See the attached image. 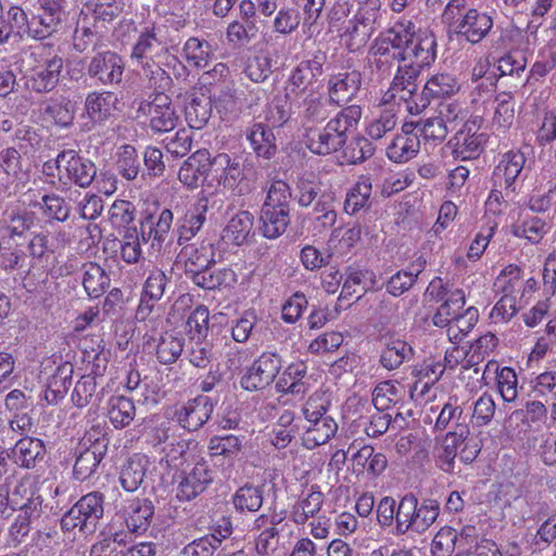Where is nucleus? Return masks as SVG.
<instances>
[{
  "mask_svg": "<svg viewBox=\"0 0 556 556\" xmlns=\"http://www.w3.org/2000/svg\"><path fill=\"white\" fill-rule=\"evenodd\" d=\"M435 56L437 41L433 34L427 29H417L412 21L401 20L381 33L368 51L370 67L384 74L395 61L404 64L399 66L380 104L409 101L417 91L416 80L420 70L434 62Z\"/></svg>",
  "mask_w": 556,
  "mask_h": 556,
  "instance_id": "1",
  "label": "nucleus"
},
{
  "mask_svg": "<svg viewBox=\"0 0 556 556\" xmlns=\"http://www.w3.org/2000/svg\"><path fill=\"white\" fill-rule=\"evenodd\" d=\"M470 430L466 425H457L448 431L434 446V458L438 467L444 472L454 470L455 458L464 464H471L479 455L481 445L478 440L469 437Z\"/></svg>",
  "mask_w": 556,
  "mask_h": 556,
  "instance_id": "2",
  "label": "nucleus"
},
{
  "mask_svg": "<svg viewBox=\"0 0 556 556\" xmlns=\"http://www.w3.org/2000/svg\"><path fill=\"white\" fill-rule=\"evenodd\" d=\"M245 175L240 159L236 155L219 152L210 154V174L205 177V188L212 194L242 193Z\"/></svg>",
  "mask_w": 556,
  "mask_h": 556,
  "instance_id": "3",
  "label": "nucleus"
},
{
  "mask_svg": "<svg viewBox=\"0 0 556 556\" xmlns=\"http://www.w3.org/2000/svg\"><path fill=\"white\" fill-rule=\"evenodd\" d=\"M42 173L66 186L75 184L79 187H88L96 177L94 164L80 156L74 150H65L58 154L54 160L42 165ZM54 182V180H51Z\"/></svg>",
  "mask_w": 556,
  "mask_h": 556,
  "instance_id": "4",
  "label": "nucleus"
},
{
  "mask_svg": "<svg viewBox=\"0 0 556 556\" xmlns=\"http://www.w3.org/2000/svg\"><path fill=\"white\" fill-rule=\"evenodd\" d=\"M466 0H450L443 12V20L454 27V30L471 43L482 41L493 28V16L478 9H468L462 17L458 14L465 9Z\"/></svg>",
  "mask_w": 556,
  "mask_h": 556,
  "instance_id": "5",
  "label": "nucleus"
},
{
  "mask_svg": "<svg viewBox=\"0 0 556 556\" xmlns=\"http://www.w3.org/2000/svg\"><path fill=\"white\" fill-rule=\"evenodd\" d=\"M67 0H37V13L30 18V37L45 39L56 33L67 18Z\"/></svg>",
  "mask_w": 556,
  "mask_h": 556,
  "instance_id": "6",
  "label": "nucleus"
},
{
  "mask_svg": "<svg viewBox=\"0 0 556 556\" xmlns=\"http://www.w3.org/2000/svg\"><path fill=\"white\" fill-rule=\"evenodd\" d=\"M527 153L521 149H511L501 155L494 168V185L505 189L506 194L514 193L518 182L527 177Z\"/></svg>",
  "mask_w": 556,
  "mask_h": 556,
  "instance_id": "7",
  "label": "nucleus"
},
{
  "mask_svg": "<svg viewBox=\"0 0 556 556\" xmlns=\"http://www.w3.org/2000/svg\"><path fill=\"white\" fill-rule=\"evenodd\" d=\"M138 113L148 119L149 126L155 132H169L179 122V114L172 99L163 92L154 94L150 101L142 102Z\"/></svg>",
  "mask_w": 556,
  "mask_h": 556,
  "instance_id": "8",
  "label": "nucleus"
},
{
  "mask_svg": "<svg viewBox=\"0 0 556 556\" xmlns=\"http://www.w3.org/2000/svg\"><path fill=\"white\" fill-rule=\"evenodd\" d=\"M481 125L480 116H471L455 134L450 141L455 157L473 160L481 154L488 139L486 135L480 130Z\"/></svg>",
  "mask_w": 556,
  "mask_h": 556,
  "instance_id": "9",
  "label": "nucleus"
},
{
  "mask_svg": "<svg viewBox=\"0 0 556 556\" xmlns=\"http://www.w3.org/2000/svg\"><path fill=\"white\" fill-rule=\"evenodd\" d=\"M459 89V85L456 78L448 73H440L431 76L420 96L414 92L413 98L409 101H401L400 103H393L394 105H404L406 111L413 115L419 114L425 109L431 99H438L443 97H450Z\"/></svg>",
  "mask_w": 556,
  "mask_h": 556,
  "instance_id": "10",
  "label": "nucleus"
},
{
  "mask_svg": "<svg viewBox=\"0 0 556 556\" xmlns=\"http://www.w3.org/2000/svg\"><path fill=\"white\" fill-rule=\"evenodd\" d=\"M36 64L30 68L26 85L36 92H49L59 83L63 68V60L58 55L43 56L42 53H31Z\"/></svg>",
  "mask_w": 556,
  "mask_h": 556,
  "instance_id": "11",
  "label": "nucleus"
},
{
  "mask_svg": "<svg viewBox=\"0 0 556 556\" xmlns=\"http://www.w3.org/2000/svg\"><path fill=\"white\" fill-rule=\"evenodd\" d=\"M376 30V12L359 10L340 29L341 42L350 50L363 48Z\"/></svg>",
  "mask_w": 556,
  "mask_h": 556,
  "instance_id": "12",
  "label": "nucleus"
},
{
  "mask_svg": "<svg viewBox=\"0 0 556 556\" xmlns=\"http://www.w3.org/2000/svg\"><path fill=\"white\" fill-rule=\"evenodd\" d=\"M214 472L203 457L194 462L191 468L184 469L177 485V498L188 502L201 493L213 482Z\"/></svg>",
  "mask_w": 556,
  "mask_h": 556,
  "instance_id": "13",
  "label": "nucleus"
},
{
  "mask_svg": "<svg viewBox=\"0 0 556 556\" xmlns=\"http://www.w3.org/2000/svg\"><path fill=\"white\" fill-rule=\"evenodd\" d=\"M84 110L92 126L102 125L119 111V100L112 91H92L86 97Z\"/></svg>",
  "mask_w": 556,
  "mask_h": 556,
  "instance_id": "14",
  "label": "nucleus"
},
{
  "mask_svg": "<svg viewBox=\"0 0 556 556\" xmlns=\"http://www.w3.org/2000/svg\"><path fill=\"white\" fill-rule=\"evenodd\" d=\"M124 70L123 59L115 52L105 51L91 59L88 74L103 85H114L122 81Z\"/></svg>",
  "mask_w": 556,
  "mask_h": 556,
  "instance_id": "15",
  "label": "nucleus"
},
{
  "mask_svg": "<svg viewBox=\"0 0 556 556\" xmlns=\"http://www.w3.org/2000/svg\"><path fill=\"white\" fill-rule=\"evenodd\" d=\"M213 408L214 403L207 395H198L176 413L177 420L184 429L195 431L208 420Z\"/></svg>",
  "mask_w": 556,
  "mask_h": 556,
  "instance_id": "16",
  "label": "nucleus"
},
{
  "mask_svg": "<svg viewBox=\"0 0 556 556\" xmlns=\"http://www.w3.org/2000/svg\"><path fill=\"white\" fill-rule=\"evenodd\" d=\"M388 466L387 456L375 450L371 445H364L351 457L353 473L368 479H376Z\"/></svg>",
  "mask_w": 556,
  "mask_h": 556,
  "instance_id": "17",
  "label": "nucleus"
},
{
  "mask_svg": "<svg viewBox=\"0 0 556 556\" xmlns=\"http://www.w3.org/2000/svg\"><path fill=\"white\" fill-rule=\"evenodd\" d=\"M361 85L362 75L356 70L336 73L328 80L329 99L336 104L348 103L356 96Z\"/></svg>",
  "mask_w": 556,
  "mask_h": 556,
  "instance_id": "18",
  "label": "nucleus"
},
{
  "mask_svg": "<svg viewBox=\"0 0 556 556\" xmlns=\"http://www.w3.org/2000/svg\"><path fill=\"white\" fill-rule=\"evenodd\" d=\"M208 174L210 153L207 150H198L181 164L178 179L184 186L194 189L200 184L205 187V177H208Z\"/></svg>",
  "mask_w": 556,
  "mask_h": 556,
  "instance_id": "19",
  "label": "nucleus"
},
{
  "mask_svg": "<svg viewBox=\"0 0 556 556\" xmlns=\"http://www.w3.org/2000/svg\"><path fill=\"white\" fill-rule=\"evenodd\" d=\"M42 511L41 501L27 497V503H21L20 514L9 528V543L16 546L25 541L30 532L31 523L37 520Z\"/></svg>",
  "mask_w": 556,
  "mask_h": 556,
  "instance_id": "20",
  "label": "nucleus"
},
{
  "mask_svg": "<svg viewBox=\"0 0 556 556\" xmlns=\"http://www.w3.org/2000/svg\"><path fill=\"white\" fill-rule=\"evenodd\" d=\"M414 130V123L403 125L402 132L396 135L387 147V156L390 161L405 163L416 156L420 148V140Z\"/></svg>",
  "mask_w": 556,
  "mask_h": 556,
  "instance_id": "21",
  "label": "nucleus"
},
{
  "mask_svg": "<svg viewBox=\"0 0 556 556\" xmlns=\"http://www.w3.org/2000/svg\"><path fill=\"white\" fill-rule=\"evenodd\" d=\"M153 515L154 505L148 498L129 500L124 507L125 525L132 533H144L151 525Z\"/></svg>",
  "mask_w": 556,
  "mask_h": 556,
  "instance_id": "22",
  "label": "nucleus"
},
{
  "mask_svg": "<svg viewBox=\"0 0 556 556\" xmlns=\"http://www.w3.org/2000/svg\"><path fill=\"white\" fill-rule=\"evenodd\" d=\"M152 466L150 458L142 453H135L121 468L119 482L126 492H135L142 484Z\"/></svg>",
  "mask_w": 556,
  "mask_h": 556,
  "instance_id": "23",
  "label": "nucleus"
},
{
  "mask_svg": "<svg viewBox=\"0 0 556 556\" xmlns=\"http://www.w3.org/2000/svg\"><path fill=\"white\" fill-rule=\"evenodd\" d=\"M321 63L317 59L302 61L289 77L288 89L290 93L299 96L312 92L317 77L321 74Z\"/></svg>",
  "mask_w": 556,
  "mask_h": 556,
  "instance_id": "24",
  "label": "nucleus"
},
{
  "mask_svg": "<svg viewBox=\"0 0 556 556\" xmlns=\"http://www.w3.org/2000/svg\"><path fill=\"white\" fill-rule=\"evenodd\" d=\"M46 454V446L42 440L33 437L20 439L11 448L9 457L22 468H35L38 460Z\"/></svg>",
  "mask_w": 556,
  "mask_h": 556,
  "instance_id": "25",
  "label": "nucleus"
},
{
  "mask_svg": "<svg viewBox=\"0 0 556 556\" xmlns=\"http://www.w3.org/2000/svg\"><path fill=\"white\" fill-rule=\"evenodd\" d=\"M254 216L248 211L232 215L223 229L222 238L226 243L242 245L253 236Z\"/></svg>",
  "mask_w": 556,
  "mask_h": 556,
  "instance_id": "26",
  "label": "nucleus"
},
{
  "mask_svg": "<svg viewBox=\"0 0 556 556\" xmlns=\"http://www.w3.org/2000/svg\"><path fill=\"white\" fill-rule=\"evenodd\" d=\"M324 500L325 496L320 486L317 484L311 485L292 506L290 513L292 521L296 525H304L321 509Z\"/></svg>",
  "mask_w": 556,
  "mask_h": 556,
  "instance_id": "27",
  "label": "nucleus"
},
{
  "mask_svg": "<svg viewBox=\"0 0 556 556\" xmlns=\"http://www.w3.org/2000/svg\"><path fill=\"white\" fill-rule=\"evenodd\" d=\"M281 368V362L277 354L263 353L253 364L247 368L242 380L251 382H273Z\"/></svg>",
  "mask_w": 556,
  "mask_h": 556,
  "instance_id": "28",
  "label": "nucleus"
},
{
  "mask_svg": "<svg viewBox=\"0 0 556 556\" xmlns=\"http://www.w3.org/2000/svg\"><path fill=\"white\" fill-rule=\"evenodd\" d=\"M405 387H408L407 392L410 399H414L418 384H376L372 403L377 410L383 412L391 405L396 406L402 403L406 393Z\"/></svg>",
  "mask_w": 556,
  "mask_h": 556,
  "instance_id": "29",
  "label": "nucleus"
},
{
  "mask_svg": "<svg viewBox=\"0 0 556 556\" xmlns=\"http://www.w3.org/2000/svg\"><path fill=\"white\" fill-rule=\"evenodd\" d=\"M414 354L413 348L404 340L395 337L384 339L383 349L380 355L381 365L392 370L409 361Z\"/></svg>",
  "mask_w": 556,
  "mask_h": 556,
  "instance_id": "30",
  "label": "nucleus"
},
{
  "mask_svg": "<svg viewBox=\"0 0 556 556\" xmlns=\"http://www.w3.org/2000/svg\"><path fill=\"white\" fill-rule=\"evenodd\" d=\"M247 138L255 154L270 159L276 151V138L273 130L263 123L253 124L247 132Z\"/></svg>",
  "mask_w": 556,
  "mask_h": 556,
  "instance_id": "31",
  "label": "nucleus"
},
{
  "mask_svg": "<svg viewBox=\"0 0 556 556\" xmlns=\"http://www.w3.org/2000/svg\"><path fill=\"white\" fill-rule=\"evenodd\" d=\"M309 426L304 433L303 443L312 450L327 443L338 430V425L330 416L308 420Z\"/></svg>",
  "mask_w": 556,
  "mask_h": 556,
  "instance_id": "32",
  "label": "nucleus"
},
{
  "mask_svg": "<svg viewBox=\"0 0 556 556\" xmlns=\"http://www.w3.org/2000/svg\"><path fill=\"white\" fill-rule=\"evenodd\" d=\"M180 256L185 260L190 273L197 275L214 263V248L210 242H201L199 245L190 244L182 249Z\"/></svg>",
  "mask_w": 556,
  "mask_h": 556,
  "instance_id": "33",
  "label": "nucleus"
},
{
  "mask_svg": "<svg viewBox=\"0 0 556 556\" xmlns=\"http://www.w3.org/2000/svg\"><path fill=\"white\" fill-rule=\"evenodd\" d=\"M186 121L194 129H202L208 122L212 114V102L204 93L192 92L185 108Z\"/></svg>",
  "mask_w": 556,
  "mask_h": 556,
  "instance_id": "34",
  "label": "nucleus"
},
{
  "mask_svg": "<svg viewBox=\"0 0 556 556\" xmlns=\"http://www.w3.org/2000/svg\"><path fill=\"white\" fill-rule=\"evenodd\" d=\"M261 231L267 239H277L287 229L289 225V211L285 208L262 207L261 210Z\"/></svg>",
  "mask_w": 556,
  "mask_h": 556,
  "instance_id": "35",
  "label": "nucleus"
},
{
  "mask_svg": "<svg viewBox=\"0 0 556 556\" xmlns=\"http://www.w3.org/2000/svg\"><path fill=\"white\" fill-rule=\"evenodd\" d=\"M306 146L315 154L326 155L343 146V139L328 129H311L306 134Z\"/></svg>",
  "mask_w": 556,
  "mask_h": 556,
  "instance_id": "36",
  "label": "nucleus"
},
{
  "mask_svg": "<svg viewBox=\"0 0 556 556\" xmlns=\"http://www.w3.org/2000/svg\"><path fill=\"white\" fill-rule=\"evenodd\" d=\"M372 184L367 176H361L350 188L344 201V211L354 215L368 205L371 195Z\"/></svg>",
  "mask_w": 556,
  "mask_h": 556,
  "instance_id": "37",
  "label": "nucleus"
},
{
  "mask_svg": "<svg viewBox=\"0 0 556 556\" xmlns=\"http://www.w3.org/2000/svg\"><path fill=\"white\" fill-rule=\"evenodd\" d=\"M548 229L549 227L544 219L525 214L513 226V235L525 238L531 243H538L547 233Z\"/></svg>",
  "mask_w": 556,
  "mask_h": 556,
  "instance_id": "38",
  "label": "nucleus"
},
{
  "mask_svg": "<svg viewBox=\"0 0 556 556\" xmlns=\"http://www.w3.org/2000/svg\"><path fill=\"white\" fill-rule=\"evenodd\" d=\"M83 286L90 298H99L110 286V277L105 270L96 263L85 264L83 267Z\"/></svg>",
  "mask_w": 556,
  "mask_h": 556,
  "instance_id": "39",
  "label": "nucleus"
},
{
  "mask_svg": "<svg viewBox=\"0 0 556 556\" xmlns=\"http://www.w3.org/2000/svg\"><path fill=\"white\" fill-rule=\"evenodd\" d=\"M521 268L517 265L509 264L505 266L495 280L496 291L505 295L520 296L523 287Z\"/></svg>",
  "mask_w": 556,
  "mask_h": 556,
  "instance_id": "40",
  "label": "nucleus"
},
{
  "mask_svg": "<svg viewBox=\"0 0 556 556\" xmlns=\"http://www.w3.org/2000/svg\"><path fill=\"white\" fill-rule=\"evenodd\" d=\"M465 305V293L463 290L456 289L448 292L444 302L439 306L433 316V324L435 326L448 325V321L460 314Z\"/></svg>",
  "mask_w": 556,
  "mask_h": 556,
  "instance_id": "41",
  "label": "nucleus"
},
{
  "mask_svg": "<svg viewBox=\"0 0 556 556\" xmlns=\"http://www.w3.org/2000/svg\"><path fill=\"white\" fill-rule=\"evenodd\" d=\"M20 153L15 149H5L0 152V195L4 193L11 182L18 178L22 166Z\"/></svg>",
  "mask_w": 556,
  "mask_h": 556,
  "instance_id": "42",
  "label": "nucleus"
},
{
  "mask_svg": "<svg viewBox=\"0 0 556 556\" xmlns=\"http://www.w3.org/2000/svg\"><path fill=\"white\" fill-rule=\"evenodd\" d=\"M205 201L197 202L185 215L179 225V241L190 240L202 228L206 217Z\"/></svg>",
  "mask_w": 556,
  "mask_h": 556,
  "instance_id": "43",
  "label": "nucleus"
},
{
  "mask_svg": "<svg viewBox=\"0 0 556 556\" xmlns=\"http://www.w3.org/2000/svg\"><path fill=\"white\" fill-rule=\"evenodd\" d=\"M362 117V110L358 105H350L340 111L328 123V129L343 139V144L346 141V132L356 127Z\"/></svg>",
  "mask_w": 556,
  "mask_h": 556,
  "instance_id": "44",
  "label": "nucleus"
},
{
  "mask_svg": "<svg viewBox=\"0 0 556 556\" xmlns=\"http://www.w3.org/2000/svg\"><path fill=\"white\" fill-rule=\"evenodd\" d=\"M232 504L240 513H255L263 505V490L252 484H244L233 494Z\"/></svg>",
  "mask_w": 556,
  "mask_h": 556,
  "instance_id": "45",
  "label": "nucleus"
},
{
  "mask_svg": "<svg viewBox=\"0 0 556 556\" xmlns=\"http://www.w3.org/2000/svg\"><path fill=\"white\" fill-rule=\"evenodd\" d=\"M182 53L190 65L204 68L212 60L213 49L207 41L192 37L185 42Z\"/></svg>",
  "mask_w": 556,
  "mask_h": 556,
  "instance_id": "46",
  "label": "nucleus"
},
{
  "mask_svg": "<svg viewBox=\"0 0 556 556\" xmlns=\"http://www.w3.org/2000/svg\"><path fill=\"white\" fill-rule=\"evenodd\" d=\"M135 405L126 396H112L110 400L109 419L115 428L128 426L135 417Z\"/></svg>",
  "mask_w": 556,
  "mask_h": 556,
  "instance_id": "47",
  "label": "nucleus"
},
{
  "mask_svg": "<svg viewBox=\"0 0 556 556\" xmlns=\"http://www.w3.org/2000/svg\"><path fill=\"white\" fill-rule=\"evenodd\" d=\"M194 282L203 289L214 290L223 286H229L236 280V274L228 268H206L194 275Z\"/></svg>",
  "mask_w": 556,
  "mask_h": 556,
  "instance_id": "48",
  "label": "nucleus"
},
{
  "mask_svg": "<svg viewBox=\"0 0 556 556\" xmlns=\"http://www.w3.org/2000/svg\"><path fill=\"white\" fill-rule=\"evenodd\" d=\"M515 119V101L510 93L502 92L494 99L493 125L509 128Z\"/></svg>",
  "mask_w": 556,
  "mask_h": 556,
  "instance_id": "49",
  "label": "nucleus"
},
{
  "mask_svg": "<svg viewBox=\"0 0 556 556\" xmlns=\"http://www.w3.org/2000/svg\"><path fill=\"white\" fill-rule=\"evenodd\" d=\"M439 505L435 501L426 500L416 505L409 530L422 533L431 527L439 516Z\"/></svg>",
  "mask_w": 556,
  "mask_h": 556,
  "instance_id": "50",
  "label": "nucleus"
},
{
  "mask_svg": "<svg viewBox=\"0 0 556 556\" xmlns=\"http://www.w3.org/2000/svg\"><path fill=\"white\" fill-rule=\"evenodd\" d=\"M207 447L212 457L232 458L241 451L242 444L240 439L233 434L214 435L210 439Z\"/></svg>",
  "mask_w": 556,
  "mask_h": 556,
  "instance_id": "51",
  "label": "nucleus"
},
{
  "mask_svg": "<svg viewBox=\"0 0 556 556\" xmlns=\"http://www.w3.org/2000/svg\"><path fill=\"white\" fill-rule=\"evenodd\" d=\"M75 506L81 510L83 519L87 520L92 528L103 516V494L100 492H90L84 495Z\"/></svg>",
  "mask_w": 556,
  "mask_h": 556,
  "instance_id": "52",
  "label": "nucleus"
},
{
  "mask_svg": "<svg viewBox=\"0 0 556 556\" xmlns=\"http://www.w3.org/2000/svg\"><path fill=\"white\" fill-rule=\"evenodd\" d=\"M414 127L415 129L418 128V131L426 142H432L434 144L442 142L448 134V129L438 114L414 124Z\"/></svg>",
  "mask_w": 556,
  "mask_h": 556,
  "instance_id": "53",
  "label": "nucleus"
},
{
  "mask_svg": "<svg viewBox=\"0 0 556 556\" xmlns=\"http://www.w3.org/2000/svg\"><path fill=\"white\" fill-rule=\"evenodd\" d=\"M161 46L154 27H146L132 48L130 58L136 61L152 58L153 52Z\"/></svg>",
  "mask_w": 556,
  "mask_h": 556,
  "instance_id": "54",
  "label": "nucleus"
},
{
  "mask_svg": "<svg viewBox=\"0 0 556 556\" xmlns=\"http://www.w3.org/2000/svg\"><path fill=\"white\" fill-rule=\"evenodd\" d=\"M496 228L497 223L495 219H488L485 222L469 245L467 252L468 260L476 262L482 256L490 243V240L494 236Z\"/></svg>",
  "mask_w": 556,
  "mask_h": 556,
  "instance_id": "55",
  "label": "nucleus"
},
{
  "mask_svg": "<svg viewBox=\"0 0 556 556\" xmlns=\"http://www.w3.org/2000/svg\"><path fill=\"white\" fill-rule=\"evenodd\" d=\"M457 531L452 527H442L433 536L431 543L432 556H451L457 544Z\"/></svg>",
  "mask_w": 556,
  "mask_h": 556,
  "instance_id": "56",
  "label": "nucleus"
},
{
  "mask_svg": "<svg viewBox=\"0 0 556 556\" xmlns=\"http://www.w3.org/2000/svg\"><path fill=\"white\" fill-rule=\"evenodd\" d=\"M301 23V14L298 9L282 7L277 12L273 21V29L280 35H290L294 33Z\"/></svg>",
  "mask_w": 556,
  "mask_h": 556,
  "instance_id": "57",
  "label": "nucleus"
},
{
  "mask_svg": "<svg viewBox=\"0 0 556 556\" xmlns=\"http://www.w3.org/2000/svg\"><path fill=\"white\" fill-rule=\"evenodd\" d=\"M331 394L328 391L318 390L306 401L303 413L308 420L328 417L326 413L331 403Z\"/></svg>",
  "mask_w": 556,
  "mask_h": 556,
  "instance_id": "58",
  "label": "nucleus"
},
{
  "mask_svg": "<svg viewBox=\"0 0 556 556\" xmlns=\"http://www.w3.org/2000/svg\"><path fill=\"white\" fill-rule=\"evenodd\" d=\"M418 500L414 494L404 495L396 505L395 522L397 533L404 534L409 531L415 507Z\"/></svg>",
  "mask_w": 556,
  "mask_h": 556,
  "instance_id": "59",
  "label": "nucleus"
},
{
  "mask_svg": "<svg viewBox=\"0 0 556 556\" xmlns=\"http://www.w3.org/2000/svg\"><path fill=\"white\" fill-rule=\"evenodd\" d=\"M167 285V277L165 273L159 268L149 270L144 280L141 295L144 299H151L152 302H157L162 299Z\"/></svg>",
  "mask_w": 556,
  "mask_h": 556,
  "instance_id": "60",
  "label": "nucleus"
},
{
  "mask_svg": "<svg viewBox=\"0 0 556 556\" xmlns=\"http://www.w3.org/2000/svg\"><path fill=\"white\" fill-rule=\"evenodd\" d=\"M101 456L94 450L86 448L76 458L73 472L76 479L86 480L98 468Z\"/></svg>",
  "mask_w": 556,
  "mask_h": 556,
  "instance_id": "61",
  "label": "nucleus"
},
{
  "mask_svg": "<svg viewBox=\"0 0 556 556\" xmlns=\"http://www.w3.org/2000/svg\"><path fill=\"white\" fill-rule=\"evenodd\" d=\"M210 313L204 305L197 306L187 319V329L191 338L201 341L208 330Z\"/></svg>",
  "mask_w": 556,
  "mask_h": 556,
  "instance_id": "62",
  "label": "nucleus"
},
{
  "mask_svg": "<svg viewBox=\"0 0 556 556\" xmlns=\"http://www.w3.org/2000/svg\"><path fill=\"white\" fill-rule=\"evenodd\" d=\"M142 256L141 241L135 228H128L121 242V257L128 264H136Z\"/></svg>",
  "mask_w": 556,
  "mask_h": 556,
  "instance_id": "63",
  "label": "nucleus"
},
{
  "mask_svg": "<svg viewBox=\"0 0 556 556\" xmlns=\"http://www.w3.org/2000/svg\"><path fill=\"white\" fill-rule=\"evenodd\" d=\"M117 168L127 180H132L139 173V160L134 147L123 146L118 152Z\"/></svg>",
  "mask_w": 556,
  "mask_h": 556,
  "instance_id": "64",
  "label": "nucleus"
}]
</instances>
